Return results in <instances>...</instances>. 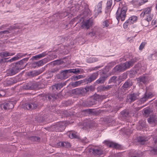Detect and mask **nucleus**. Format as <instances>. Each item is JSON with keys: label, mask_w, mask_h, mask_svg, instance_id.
I'll return each instance as SVG.
<instances>
[{"label": "nucleus", "mask_w": 157, "mask_h": 157, "mask_svg": "<svg viewBox=\"0 0 157 157\" xmlns=\"http://www.w3.org/2000/svg\"><path fill=\"white\" fill-rule=\"evenodd\" d=\"M69 137L70 138L72 139L74 138H76L77 137V136L76 135V133L75 132H74L71 133L69 135Z\"/></svg>", "instance_id": "473e14b6"}, {"label": "nucleus", "mask_w": 157, "mask_h": 157, "mask_svg": "<svg viewBox=\"0 0 157 157\" xmlns=\"http://www.w3.org/2000/svg\"><path fill=\"white\" fill-rule=\"evenodd\" d=\"M147 140V139L145 136H140L138 138V141L142 145L144 144Z\"/></svg>", "instance_id": "a211bd4d"}, {"label": "nucleus", "mask_w": 157, "mask_h": 157, "mask_svg": "<svg viewBox=\"0 0 157 157\" xmlns=\"http://www.w3.org/2000/svg\"><path fill=\"white\" fill-rule=\"evenodd\" d=\"M85 82L86 81H85V80H81L80 81H76L73 84L72 86L74 87H76L79 86L81 83Z\"/></svg>", "instance_id": "393cba45"}, {"label": "nucleus", "mask_w": 157, "mask_h": 157, "mask_svg": "<svg viewBox=\"0 0 157 157\" xmlns=\"http://www.w3.org/2000/svg\"><path fill=\"white\" fill-rule=\"evenodd\" d=\"M2 27H2V26H1V27H0V29H2Z\"/></svg>", "instance_id": "338daca9"}, {"label": "nucleus", "mask_w": 157, "mask_h": 157, "mask_svg": "<svg viewBox=\"0 0 157 157\" xmlns=\"http://www.w3.org/2000/svg\"><path fill=\"white\" fill-rule=\"evenodd\" d=\"M15 54V53H11L8 52H5L0 53V56L2 58L12 56Z\"/></svg>", "instance_id": "f3484780"}, {"label": "nucleus", "mask_w": 157, "mask_h": 157, "mask_svg": "<svg viewBox=\"0 0 157 157\" xmlns=\"http://www.w3.org/2000/svg\"><path fill=\"white\" fill-rule=\"evenodd\" d=\"M147 78L145 76H142L139 77L138 79V81L140 82H142L144 84L146 83L147 81Z\"/></svg>", "instance_id": "aec40b11"}, {"label": "nucleus", "mask_w": 157, "mask_h": 157, "mask_svg": "<svg viewBox=\"0 0 157 157\" xmlns=\"http://www.w3.org/2000/svg\"><path fill=\"white\" fill-rule=\"evenodd\" d=\"M115 71H124L122 64L116 66L114 68Z\"/></svg>", "instance_id": "412c9836"}, {"label": "nucleus", "mask_w": 157, "mask_h": 157, "mask_svg": "<svg viewBox=\"0 0 157 157\" xmlns=\"http://www.w3.org/2000/svg\"><path fill=\"white\" fill-rule=\"evenodd\" d=\"M14 107L13 104L11 102H9L5 103L3 107L5 109H10L13 108Z\"/></svg>", "instance_id": "2eb2a0df"}, {"label": "nucleus", "mask_w": 157, "mask_h": 157, "mask_svg": "<svg viewBox=\"0 0 157 157\" xmlns=\"http://www.w3.org/2000/svg\"><path fill=\"white\" fill-rule=\"evenodd\" d=\"M130 157H139L138 155H133L131 156Z\"/></svg>", "instance_id": "13d9d810"}, {"label": "nucleus", "mask_w": 157, "mask_h": 157, "mask_svg": "<svg viewBox=\"0 0 157 157\" xmlns=\"http://www.w3.org/2000/svg\"><path fill=\"white\" fill-rule=\"evenodd\" d=\"M42 60L43 61L44 64L47 62V58H44L42 59Z\"/></svg>", "instance_id": "864d4df0"}, {"label": "nucleus", "mask_w": 157, "mask_h": 157, "mask_svg": "<svg viewBox=\"0 0 157 157\" xmlns=\"http://www.w3.org/2000/svg\"><path fill=\"white\" fill-rule=\"evenodd\" d=\"M132 85V81L130 80H128L123 84V87L124 88H128L130 87Z\"/></svg>", "instance_id": "4be33fe9"}, {"label": "nucleus", "mask_w": 157, "mask_h": 157, "mask_svg": "<svg viewBox=\"0 0 157 157\" xmlns=\"http://www.w3.org/2000/svg\"><path fill=\"white\" fill-rule=\"evenodd\" d=\"M17 60V57H16V56H15L10 60H8V62H12L14 61H15L16 60Z\"/></svg>", "instance_id": "37998d69"}, {"label": "nucleus", "mask_w": 157, "mask_h": 157, "mask_svg": "<svg viewBox=\"0 0 157 157\" xmlns=\"http://www.w3.org/2000/svg\"><path fill=\"white\" fill-rule=\"evenodd\" d=\"M117 77L114 76L112 77L109 80L110 83L112 82H114L117 81Z\"/></svg>", "instance_id": "72a5a7b5"}, {"label": "nucleus", "mask_w": 157, "mask_h": 157, "mask_svg": "<svg viewBox=\"0 0 157 157\" xmlns=\"http://www.w3.org/2000/svg\"><path fill=\"white\" fill-rule=\"evenodd\" d=\"M71 73L76 74L80 72V71L78 68H76L75 69H70Z\"/></svg>", "instance_id": "c9c22d12"}, {"label": "nucleus", "mask_w": 157, "mask_h": 157, "mask_svg": "<svg viewBox=\"0 0 157 157\" xmlns=\"http://www.w3.org/2000/svg\"><path fill=\"white\" fill-rule=\"evenodd\" d=\"M82 142L85 143H88L89 141L86 138L85 139L82 140Z\"/></svg>", "instance_id": "3c124183"}, {"label": "nucleus", "mask_w": 157, "mask_h": 157, "mask_svg": "<svg viewBox=\"0 0 157 157\" xmlns=\"http://www.w3.org/2000/svg\"><path fill=\"white\" fill-rule=\"evenodd\" d=\"M150 151L154 153V154H157V148H153L152 147H151Z\"/></svg>", "instance_id": "ea45409f"}, {"label": "nucleus", "mask_w": 157, "mask_h": 157, "mask_svg": "<svg viewBox=\"0 0 157 157\" xmlns=\"http://www.w3.org/2000/svg\"><path fill=\"white\" fill-rule=\"evenodd\" d=\"M92 89V86H89L86 87L84 88H81L80 90L81 92L85 93L88 92L90 90H91Z\"/></svg>", "instance_id": "6ab92c4d"}, {"label": "nucleus", "mask_w": 157, "mask_h": 157, "mask_svg": "<svg viewBox=\"0 0 157 157\" xmlns=\"http://www.w3.org/2000/svg\"><path fill=\"white\" fill-rule=\"evenodd\" d=\"M148 21L147 18L146 19L143 20L141 21L142 25L146 27L149 24V21Z\"/></svg>", "instance_id": "cd10ccee"}, {"label": "nucleus", "mask_w": 157, "mask_h": 157, "mask_svg": "<svg viewBox=\"0 0 157 157\" xmlns=\"http://www.w3.org/2000/svg\"><path fill=\"white\" fill-rule=\"evenodd\" d=\"M83 76L82 75H79L77 76H75L74 78V80H77L78 79H79L81 78H82Z\"/></svg>", "instance_id": "a18cd8bd"}, {"label": "nucleus", "mask_w": 157, "mask_h": 157, "mask_svg": "<svg viewBox=\"0 0 157 157\" xmlns=\"http://www.w3.org/2000/svg\"><path fill=\"white\" fill-rule=\"evenodd\" d=\"M28 58H24L17 63L16 64V65L17 66H19V69L21 70L23 69L24 67L25 66L24 65V63H26V62L28 60Z\"/></svg>", "instance_id": "6e6552de"}, {"label": "nucleus", "mask_w": 157, "mask_h": 157, "mask_svg": "<svg viewBox=\"0 0 157 157\" xmlns=\"http://www.w3.org/2000/svg\"><path fill=\"white\" fill-rule=\"evenodd\" d=\"M62 73L63 75L66 74L67 73H71L70 69L64 70L62 72Z\"/></svg>", "instance_id": "c03bdc74"}, {"label": "nucleus", "mask_w": 157, "mask_h": 157, "mask_svg": "<svg viewBox=\"0 0 157 157\" xmlns=\"http://www.w3.org/2000/svg\"><path fill=\"white\" fill-rule=\"evenodd\" d=\"M114 0L117 2H120V1H121V0Z\"/></svg>", "instance_id": "69168bd1"}, {"label": "nucleus", "mask_w": 157, "mask_h": 157, "mask_svg": "<svg viewBox=\"0 0 157 157\" xmlns=\"http://www.w3.org/2000/svg\"><path fill=\"white\" fill-rule=\"evenodd\" d=\"M40 74V71H33L30 72L29 73V75H30L32 77H34Z\"/></svg>", "instance_id": "a878e982"}, {"label": "nucleus", "mask_w": 157, "mask_h": 157, "mask_svg": "<svg viewBox=\"0 0 157 157\" xmlns=\"http://www.w3.org/2000/svg\"><path fill=\"white\" fill-rule=\"evenodd\" d=\"M139 95L133 93L129 95L128 96L129 99H130V101L132 102L136 100L138 98Z\"/></svg>", "instance_id": "4468645a"}, {"label": "nucleus", "mask_w": 157, "mask_h": 157, "mask_svg": "<svg viewBox=\"0 0 157 157\" xmlns=\"http://www.w3.org/2000/svg\"><path fill=\"white\" fill-rule=\"evenodd\" d=\"M29 139L33 141H39L40 140V139L38 137L33 136L30 137Z\"/></svg>", "instance_id": "c85d7f7f"}, {"label": "nucleus", "mask_w": 157, "mask_h": 157, "mask_svg": "<svg viewBox=\"0 0 157 157\" xmlns=\"http://www.w3.org/2000/svg\"><path fill=\"white\" fill-rule=\"evenodd\" d=\"M57 147H63L66 148H69L71 147V145L70 143L65 141H60L57 143L56 144Z\"/></svg>", "instance_id": "1a4fd4ad"}, {"label": "nucleus", "mask_w": 157, "mask_h": 157, "mask_svg": "<svg viewBox=\"0 0 157 157\" xmlns=\"http://www.w3.org/2000/svg\"><path fill=\"white\" fill-rule=\"evenodd\" d=\"M148 122L150 124L157 123V117L155 115H153L151 116L148 119Z\"/></svg>", "instance_id": "f8f14e48"}, {"label": "nucleus", "mask_w": 157, "mask_h": 157, "mask_svg": "<svg viewBox=\"0 0 157 157\" xmlns=\"http://www.w3.org/2000/svg\"><path fill=\"white\" fill-rule=\"evenodd\" d=\"M19 66L16 65L12 68H10L7 71V73L10 75H15L19 71L21 70L19 69Z\"/></svg>", "instance_id": "423d86ee"}, {"label": "nucleus", "mask_w": 157, "mask_h": 157, "mask_svg": "<svg viewBox=\"0 0 157 157\" xmlns=\"http://www.w3.org/2000/svg\"><path fill=\"white\" fill-rule=\"evenodd\" d=\"M154 142L155 144L156 143H157V139H156L155 140V141H154Z\"/></svg>", "instance_id": "680f3d73"}, {"label": "nucleus", "mask_w": 157, "mask_h": 157, "mask_svg": "<svg viewBox=\"0 0 157 157\" xmlns=\"http://www.w3.org/2000/svg\"><path fill=\"white\" fill-rule=\"evenodd\" d=\"M155 56L156 57H157V52L155 53Z\"/></svg>", "instance_id": "0e129e2a"}, {"label": "nucleus", "mask_w": 157, "mask_h": 157, "mask_svg": "<svg viewBox=\"0 0 157 157\" xmlns=\"http://www.w3.org/2000/svg\"><path fill=\"white\" fill-rule=\"evenodd\" d=\"M112 23V21L110 19H107L104 21H103L102 23V26L103 28L107 27L108 28L110 29L112 27L110 25Z\"/></svg>", "instance_id": "9b49d317"}, {"label": "nucleus", "mask_w": 157, "mask_h": 157, "mask_svg": "<svg viewBox=\"0 0 157 157\" xmlns=\"http://www.w3.org/2000/svg\"><path fill=\"white\" fill-rule=\"evenodd\" d=\"M142 0L144 1V3H145V2H147L148 1V0Z\"/></svg>", "instance_id": "052dcab7"}, {"label": "nucleus", "mask_w": 157, "mask_h": 157, "mask_svg": "<svg viewBox=\"0 0 157 157\" xmlns=\"http://www.w3.org/2000/svg\"><path fill=\"white\" fill-rule=\"evenodd\" d=\"M155 104L156 106H157V101H156Z\"/></svg>", "instance_id": "774afa93"}, {"label": "nucleus", "mask_w": 157, "mask_h": 157, "mask_svg": "<svg viewBox=\"0 0 157 157\" xmlns=\"http://www.w3.org/2000/svg\"><path fill=\"white\" fill-rule=\"evenodd\" d=\"M33 59H40V58H39V56L38 55L33 56Z\"/></svg>", "instance_id": "6e6d98bb"}, {"label": "nucleus", "mask_w": 157, "mask_h": 157, "mask_svg": "<svg viewBox=\"0 0 157 157\" xmlns=\"http://www.w3.org/2000/svg\"><path fill=\"white\" fill-rule=\"evenodd\" d=\"M36 64L38 66H40L44 65L43 63V61L42 60H40L36 63Z\"/></svg>", "instance_id": "58836bf2"}, {"label": "nucleus", "mask_w": 157, "mask_h": 157, "mask_svg": "<svg viewBox=\"0 0 157 157\" xmlns=\"http://www.w3.org/2000/svg\"><path fill=\"white\" fill-rule=\"evenodd\" d=\"M155 5H156L155 8H156V10H157V0H156L155 1Z\"/></svg>", "instance_id": "bf43d9fd"}, {"label": "nucleus", "mask_w": 157, "mask_h": 157, "mask_svg": "<svg viewBox=\"0 0 157 157\" xmlns=\"http://www.w3.org/2000/svg\"><path fill=\"white\" fill-rule=\"evenodd\" d=\"M56 71L54 69H52V72H55Z\"/></svg>", "instance_id": "e2e57ef3"}, {"label": "nucleus", "mask_w": 157, "mask_h": 157, "mask_svg": "<svg viewBox=\"0 0 157 157\" xmlns=\"http://www.w3.org/2000/svg\"><path fill=\"white\" fill-rule=\"evenodd\" d=\"M122 77H124L123 78H122L121 76H120V79L121 80H123L124 79H125L126 78L127 76L125 74H124L123 75H122Z\"/></svg>", "instance_id": "de8ad7c7"}, {"label": "nucleus", "mask_w": 157, "mask_h": 157, "mask_svg": "<svg viewBox=\"0 0 157 157\" xmlns=\"http://www.w3.org/2000/svg\"><path fill=\"white\" fill-rule=\"evenodd\" d=\"M1 33H2L3 34H7L9 33V32L8 30H5L2 31Z\"/></svg>", "instance_id": "603ef678"}, {"label": "nucleus", "mask_w": 157, "mask_h": 157, "mask_svg": "<svg viewBox=\"0 0 157 157\" xmlns=\"http://www.w3.org/2000/svg\"><path fill=\"white\" fill-rule=\"evenodd\" d=\"M59 86H61L60 88H62L63 87V86L62 85L60 84H55V86L56 87V89L57 90L59 88Z\"/></svg>", "instance_id": "49530a36"}, {"label": "nucleus", "mask_w": 157, "mask_h": 157, "mask_svg": "<svg viewBox=\"0 0 157 157\" xmlns=\"http://www.w3.org/2000/svg\"><path fill=\"white\" fill-rule=\"evenodd\" d=\"M12 27L13 28V29H20V27L19 26H13V27Z\"/></svg>", "instance_id": "4d7b16f0"}, {"label": "nucleus", "mask_w": 157, "mask_h": 157, "mask_svg": "<svg viewBox=\"0 0 157 157\" xmlns=\"http://www.w3.org/2000/svg\"><path fill=\"white\" fill-rule=\"evenodd\" d=\"M137 61V58L135 57L128 62H126L122 63V64L124 70L125 71L126 69L129 68L131 67L132 66L134 63L136 62Z\"/></svg>", "instance_id": "20e7f679"}, {"label": "nucleus", "mask_w": 157, "mask_h": 157, "mask_svg": "<svg viewBox=\"0 0 157 157\" xmlns=\"http://www.w3.org/2000/svg\"><path fill=\"white\" fill-rule=\"evenodd\" d=\"M92 150V153L95 155L100 156L103 154V148L102 147H95Z\"/></svg>", "instance_id": "39448f33"}, {"label": "nucleus", "mask_w": 157, "mask_h": 157, "mask_svg": "<svg viewBox=\"0 0 157 157\" xmlns=\"http://www.w3.org/2000/svg\"><path fill=\"white\" fill-rule=\"evenodd\" d=\"M145 44L146 43L145 42H142L140 46L139 50L141 51L144 48Z\"/></svg>", "instance_id": "e433bc0d"}, {"label": "nucleus", "mask_w": 157, "mask_h": 157, "mask_svg": "<svg viewBox=\"0 0 157 157\" xmlns=\"http://www.w3.org/2000/svg\"><path fill=\"white\" fill-rule=\"evenodd\" d=\"M112 4V0H108L107 3L106 7L108 9L110 8Z\"/></svg>", "instance_id": "7c9ffc66"}, {"label": "nucleus", "mask_w": 157, "mask_h": 157, "mask_svg": "<svg viewBox=\"0 0 157 157\" xmlns=\"http://www.w3.org/2000/svg\"><path fill=\"white\" fill-rule=\"evenodd\" d=\"M93 25V21L90 19L83 20L81 22V28L82 29H88Z\"/></svg>", "instance_id": "7ed1b4c3"}, {"label": "nucleus", "mask_w": 157, "mask_h": 157, "mask_svg": "<svg viewBox=\"0 0 157 157\" xmlns=\"http://www.w3.org/2000/svg\"><path fill=\"white\" fill-rule=\"evenodd\" d=\"M144 113L146 115H147L150 114L149 110L147 109L145 110Z\"/></svg>", "instance_id": "09e8293b"}, {"label": "nucleus", "mask_w": 157, "mask_h": 157, "mask_svg": "<svg viewBox=\"0 0 157 157\" xmlns=\"http://www.w3.org/2000/svg\"><path fill=\"white\" fill-rule=\"evenodd\" d=\"M123 2H120L119 7L116 13V17L118 21L121 20L123 21L126 17V12L127 8L125 5H123Z\"/></svg>", "instance_id": "f257e3e1"}, {"label": "nucleus", "mask_w": 157, "mask_h": 157, "mask_svg": "<svg viewBox=\"0 0 157 157\" xmlns=\"http://www.w3.org/2000/svg\"><path fill=\"white\" fill-rule=\"evenodd\" d=\"M132 24H133L134 23H135L136 22L137 20V16H132L130 17L128 19Z\"/></svg>", "instance_id": "b1692460"}, {"label": "nucleus", "mask_w": 157, "mask_h": 157, "mask_svg": "<svg viewBox=\"0 0 157 157\" xmlns=\"http://www.w3.org/2000/svg\"><path fill=\"white\" fill-rule=\"evenodd\" d=\"M144 94L146 95V98L147 99L151 98L153 96V94L151 92H149L148 94L145 93Z\"/></svg>", "instance_id": "f704fd0d"}, {"label": "nucleus", "mask_w": 157, "mask_h": 157, "mask_svg": "<svg viewBox=\"0 0 157 157\" xmlns=\"http://www.w3.org/2000/svg\"><path fill=\"white\" fill-rule=\"evenodd\" d=\"M132 24L128 19L127 20L123 25V27L124 29H126L128 26H129Z\"/></svg>", "instance_id": "5701e85b"}, {"label": "nucleus", "mask_w": 157, "mask_h": 157, "mask_svg": "<svg viewBox=\"0 0 157 157\" xmlns=\"http://www.w3.org/2000/svg\"><path fill=\"white\" fill-rule=\"evenodd\" d=\"M47 55L46 52H43L42 53L38 55L39 56V58H41Z\"/></svg>", "instance_id": "79ce46f5"}, {"label": "nucleus", "mask_w": 157, "mask_h": 157, "mask_svg": "<svg viewBox=\"0 0 157 157\" xmlns=\"http://www.w3.org/2000/svg\"><path fill=\"white\" fill-rule=\"evenodd\" d=\"M96 31L94 30H93L92 32L89 33V34L91 37L94 36L96 35Z\"/></svg>", "instance_id": "a19ab883"}, {"label": "nucleus", "mask_w": 157, "mask_h": 157, "mask_svg": "<svg viewBox=\"0 0 157 157\" xmlns=\"http://www.w3.org/2000/svg\"><path fill=\"white\" fill-rule=\"evenodd\" d=\"M147 100L148 99L147 98H146V95L144 94V96L140 99V101H141V103H143L147 101Z\"/></svg>", "instance_id": "2f4dec72"}, {"label": "nucleus", "mask_w": 157, "mask_h": 157, "mask_svg": "<svg viewBox=\"0 0 157 157\" xmlns=\"http://www.w3.org/2000/svg\"><path fill=\"white\" fill-rule=\"evenodd\" d=\"M152 7H147L144 9L140 14V16L142 17L145 16L147 17L148 21H151L153 18V15L151 14Z\"/></svg>", "instance_id": "f03ea898"}, {"label": "nucleus", "mask_w": 157, "mask_h": 157, "mask_svg": "<svg viewBox=\"0 0 157 157\" xmlns=\"http://www.w3.org/2000/svg\"><path fill=\"white\" fill-rule=\"evenodd\" d=\"M104 143L107 146L109 147H113L116 149H119L121 147L120 145L119 144L105 140L104 141Z\"/></svg>", "instance_id": "0eeeda50"}, {"label": "nucleus", "mask_w": 157, "mask_h": 157, "mask_svg": "<svg viewBox=\"0 0 157 157\" xmlns=\"http://www.w3.org/2000/svg\"><path fill=\"white\" fill-rule=\"evenodd\" d=\"M156 21L155 20H153L152 21V25H154L156 24Z\"/></svg>", "instance_id": "5fc2aeb1"}, {"label": "nucleus", "mask_w": 157, "mask_h": 157, "mask_svg": "<svg viewBox=\"0 0 157 157\" xmlns=\"http://www.w3.org/2000/svg\"><path fill=\"white\" fill-rule=\"evenodd\" d=\"M26 55V53L23 54L22 53H18L15 56L17 58V60H18L21 58L25 56Z\"/></svg>", "instance_id": "c756f323"}, {"label": "nucleus", "mask_w": 157, "mask_h": 157, "mask_svg": "<svg viewBox=\"0 0 157 157\" xmlns=\"http://www.w3.org/2000/svg\"><path fill=\"white\" fill-rule=\"evenodd\" d=\"M54 63L56 64H61V61L59 60H56L54 61Z\"/></svg>", "instance_id": "8fccbe9b"}, {"label": "nucleus", "mask_w": 157, "mask_h": 157, "mask_svg": "<svg viewBox=\"0 0 157 157\" xmlns=\"http://www.w3.org/2000/svg\"><path fill=\"white\" fill-rule=\"evenodd\" d=\"M106 77L105 76H103L102 77L99 78L96 81V82L97 83H102L105 80Z\"/></svg>", "instance_id": "bb28decb"}, {"label": "nucleus", "mask_w": 157, "mask_h": 157, "mask_svg": "<svg viewBox=\"0 0 157 157\" xmlns=\"http://www.w3.org/2000/svg\"><path fill=\"white\" fill-rule=\"evenodd\" d=\"M98 76V73L97 72L94 73L92 74L89 77L85 80L86 82L87 81V82H91L96 79Z\"/></svg>", "instance_id": "9d476101"}, {"label": "nucleus", "mask_w": 157, "mask_h": 157, "mask_svg": "<svg viewBox=\"0 0 157 157\" xmlns=\"http://www.w3.org/2000/svg\"><path fill=\"white\" fill-rule=\"evenodd\" d=\"M102 4V2L101 1L99 2L95 7L94 11L96 13H97L98 14L99 13L101 12Z\"/></svg>", "instance_id": "ddd939ff"}, {"label": "nucleus", "mask_w": 157, "mask_h": 157, "mask_svg": "<svg viewBox=\"0 0 157 157\" xmlns=\"http://www.w3.org/2000/svg\"><path fill=\"white\" fill-rule=\"evenodd\" d=\"M112 85H107L106 86H103L102 87V90H108L112 88Z\"/></svg>", "instance_id": "4c0bfd02"}, {"label": "nucleus", "mask_w": 157, "mask_h": 157, "mask_svg": "<svg viewBox=\"0 0 157 157\" xmlns=\"http://www.w3.org/2000/svg\"><path fill=\"white\" fill-rule=\"evenodd\" d=\"M25 106L26 108L27 109H34L37 107L36 104L34 103H27L25 104Z\"/></svg>", "instance_id": "dca6fc26"}]
</instances>
